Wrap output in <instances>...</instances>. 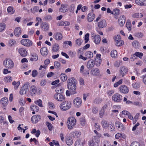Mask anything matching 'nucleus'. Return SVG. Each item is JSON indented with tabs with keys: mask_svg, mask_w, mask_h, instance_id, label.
<instances>
[{
	"mask_svg": "<svg viewBox=\"0 0 146 146\" xmlns=\"http://www.w3.org/2000/svg\"><path fill=\"white\" fill-rule=\"evenodd\" d=\"M115 137L116 139H118L120 137L124 138L125 137V136L123 133H120L116 134L115 135Z\"/></svg>",
	"mask_w": 146,
	"mask_h": 146,
	"instance_id": "43",
	"label": "nucleus"
},
{
	"mask_svg": "<svg viewBox=\"0 0 146 146\" xmlns=\"http://www.w3.org/2000/svg\"><path fill=\"white\" fill-rule=\"evenodd\" d=\"M64 47H65L66 46V44H68L70 46H72V43L70 41H65L63 42Z\"/></svg>",
	"mask_w": 146,
	"mask_h": 146,
	"instance_id": "61",
	"label": "nucleus"
},
{
	"mask_svg": "<svg viewBox=\"0 0 146 146\" xmlns=\"http://www.w3.org/2000/svg\"><path fill=\"white\" fill-rule=\"evenodd\" d=\"M21 43L26 46H32L33 42L30 40L28 39H23L21 41Z\"/></svg>",
	"mask_w": 146,
	"mask_h": 146,
	"instance_id": "8",
	"label": "nucleus"
},
{
	"mask_svg": "<svg viewBox=\"0 0 146 146\" xmlns=\"http://www.w3.org/2000/svg\"><path fill=\"white\" fill-rule=\"evenodd\" d=\"M95 17V14L93 12H91L87 15L86 19L88 22H92L93 21Z\"/></svg>",
	"mask_w": 146,
	"mask_h": 146,
	"instance_id": "13",
	"label": "nucleus"
},
{
	"mask_svg": "<svg viewBox=\"0 0 146 146\" xmlns=\"http://www.w3.org/2000/svg\"><path fill=\"white\" fill-rule=\"evenodd\" d=\"M1 103L3 106V108L5 109L7 105L8 104V99L6 97H4L1 99Z\"/></svg>",
	"mask_w": 146,
	"mask_h": 146,
	"instance_id": "17",
	"label": "nucleus"
},
{
	"mask_svg": "<svg viewBox=\"0 0 146 146\" xmlns=\"http://www.w3.org/2000/svg\"><path fill=\"white\" fill-rule=\"evenodd\" d=\"M109 129L111 131H113L115 130V129L114 125L112 123L109 124L108 127Z\"/></svg>",
	"mask_w": 146,
	"mask_h": 146,
	"instance_id": "58",
	"label": "nucleus"
},
{
	"mask_svg": "<svg viewBox=\"0 0 146 146\" xmlns=\"http://www.w3.org/2000/svg\"><path fill=\"white\" fill-rule=\"evenodd\" d=\"M132 86L133 88L137 89L139 88L140 86L138 82H135L133 83L132 84Z\"/></svg>",
	"mask_w": 146,
	"mask_h": 146,
	"instance_id": "57",
	"label": "nucleus"
},
{
	"mask_svg": "<svg viewBox=\"0 0 146 146\" xmlns=\"http://www.w3.org/2000/svg\"><path fill=\"white\" fill-rule=\"evenodd\" d=\"M100 70L98 68H94L92 69L90 71L91 74L94 76L99 75L100 73Z\"/></svg>",
	"mask_w": 146,
	"mask_h": 146,
	"instance_id": "19",
	"label": "nucleus"
},
{
	"mask_svg": "<svg viewBox=\"0 0 146 146\" xmlns=\"http://www.w3.org/2000/svg\"><path fill=\"white\" fill-rule=\"evenodd\" d=\"M14 34L17 37H19L21 35V29L19 27H16L14 30Z\"/></svg>",
	"mask_w": 146,
	"mask_h": 146,
	"instance_id": "28",
	"label": "nucleus"
},
{
	"mask_svg": "<svg viewBox=\"0 0 146 146\" xmlns=\"http://www.w3.org/2000/svg\"><path fill=\"white\" fill-rule=\"evenodd\" d=\"M117 52L116 50H112L111 52V56L113 58H115L117 56Z\"/></svg>",
	"mask_w": 146,
	"mask_h": 146,
	"instance_id": "47",
	"label": "nucleus"
},
{
	"mask_svg": "<svg viewBox=\"0 0 146 146\" xmlns=\"http://www.w3.org/2000/svg\"><path fill=\"white\" fill-rule=\"evenodd\" d=\"M68 11L67 6L64 5L62 4L59 9V11L61 12L65 13Z\"/></svg>",
	"mask_w": 146,
	"mask_h": 146,
	"instance_id": "32",
	"label": "nucleus"
},
{
	"mask_svg": "<svg viewBox=\"0 0 146 146\" xmlns=\"http://www.w3.org/2000/svg\"><path fill=\"white\" fill-rule=\"evenodd\" d=\"M39 9V8L37 6H35L33 9H31V11L33 13H35L36 12H37Z\"/></svg>",
	"mask_w": 146,
	"mask_h": 146,
	"instance_id": "56",
	"label": "nucleus"
},
{
	"mask_svg": "<svg viewBox=\"0 0 146 146\" xmlns=\"http://www.w3.org/2000/svg\"><path fill=\"white\" fill-rule=\"evenodd\" d=\"M53 37L56 40H59L62 39V35L61 33L57 32L54 34Z\"/></svg>",
	"mask_w": 146,
	"mask_h": 146,
	"instance_id": "20",
	"label": "nucleus"
},
{
	"mask_svg": "<svg viewBox=\"0 0 146 146\" xmlns=\"http://www.w3.org/2000/svg\"><path fill=\"white\" fill-rule=\"evenodd\" d=\"M71 106V104L70 102L64 101L60 105V109L63 111H66L69 109Z\"/></svg>",
	"mask_w": 146,
	"mask_h": 146,
	"instance_id": "5",
	"label": "nucleus"
},
{
	"mask_svg": "<svg viewBox=\"0 0 146 146\" xmlns=\"http://www.w3.org/2000/svg\"><path fill=\"white\" fill-rule=\"evenodd\" d=\"M122 96L119 94H114L112 97V99L115 102H118L121 100Z\"/></svg>",
	"mask_w": 146,
	"mask_h": 146,
	"instance_id": "12",
	"label": "nucleus"
},
{
	"mask_svg": "<svg viewBox=\"0 0 146 146\" xmlns=\"http://www.w3.org/2000/svg\"><path fill=\"white\" fill-rule=\"evenodd\" d=\"M31 110L33 111L32 113L33 114L35 113V112H37L39 110V108L38 106L35 105H32L30 106Z\"/></svg>",
	"mask_w": 146,
	"mask_h": 146,
	"instance_id": "27",
	"label": "nucleus"
},
{
	"mask_svg": "<svg viewBox=\"0 0 146 146\" xmlns=\"http://www.w3.org/2000/svg\"><path fill=\"white\" fill-rule=\"evenodd\" d=\"M128 72L127 68L124 66L121 67L119 69L120 74L123 77Z\"/></svg>",
	"mask_w": 146,
	"mask_h": 146,
	"instance_id": "14",
	"label": "nucleus"
},
{
	"mask_svg": "<svg viewBox=\"0 0 146 146\" xmlns=\"http://www.w3.org/2000/svg\"><path fill=\"white\" fill-rule=\"evenodd\" d=\"M84 142L83 141L78 140L76 141L74 146H84Z\"/></svg>",
	"mask_w": 146,
	"mask_h": 146,
	"instance_id": "35",
	"label": "nucleus"
},
{
	"mask_svg": "<svg viewBox=\"0 0 146 146\" xmlns=\"http://www.w3.org/2000/svg\"><path fill=\"white\" fill-rule=\"evenodd\" d=\"M38 59V57L37 54L34 53H32L31 54L30 57V60L31 61H36Z\"/></svg>",
	"mask_w": 146,
	"mask_h": 146,
	"instance_id": "26",
	"label": "nucleus"
},
{
	"mask_svg": "<svg viewBox=\"0 0 146 146\" xmlns=\"http://www.w3.org/2000/svg\"><path fill=\"white\" fill-rule=\"evenodd\" d=\"M119 91L121 93L127 94L129 92V89L128 87L125 85H121L119 88Z\"/></svg>",
	"mask_w": 146,
	"mask_h": 146,
	"instance_id": "10",
	"label": "nucleus"
},
{
	"mask_svg": "<svg viewBox=\"0 0 146 146\" xmlns=\"http://www.w3.org/2000/svg\"><path fill=\"white\" fill-rule=\"evenodd\" d=\"M115 45L117 46H120L124 44L123 41L121 40V37L119 35H117L115 38Z\"/></svg>",
	"mask_w": 146,
	"mask_h": 146,
	"instance_id": "7",
	"label": "nucleus"
},
{
	"mask_svg": "<svg viewBox=\"0 0 146 146\" xmlns=\"http://www.w3.org/2000/svg\"><path fill=\"white\" fill-rule=\"evenodd\" d=\"M94 65V62L92 59L89 60L87 64V67L89 69H91Z\"/></svg>",
	"mask_w": 146,
	"mask_h": 146,
	"instance_id": "24",
	"label": "nucleus"
},
{
	"mask_svg": "<svg viewBox=\"0 0 146 146\" xmlns=\"http://www.w3.org/2000/svg\"><path fill=\"white\" fill-rule=\"evenodd\" d=\"M5 24L4 23H0V32L3 31L5 29Z\"/></svg>",
	"mask_w": 146,
	"mask_h": 146,
	"instance_id": "55",
	"label": "nucleus"
},
{
	"mask_svg": "<svg viewBox=\"0 0 146 146\" xmlns=\"http://www.w3.org/2000/svg\"><path fill=\"white\" fill-rule=\"evenodd\" d=\"M40 119V116L39 115H35L31 118V121L33 123H36Z\"/></svg>",
	"mask_w": 146,
	"mask_h": 146,
	"instance_id": "18",
	"label": "nucleus"
},
{
	"mask_svg": "<svg viewBox=\"0 0 146 146\" xmlns=\"http://www.w3.org/2000/svg\"><path fill=\"white\" fill-rule=\"evenodd\" d=\"M131 146H140L139 143L136 141H134L131 144Z\"/></svg>",
	"mask_w": 146,
	"mask_h": 146,
	"instance_id": "64",
	"label": "nucleus"
},
{
	"mask_svg": "<svg viewBox=\"0 0 146 146\" xmlns=\"http://www.w3.org/2000/svg\"><path fill=\"white\" fill-rule=\"evenodd\" d=\"M91 36L93 37L94 42L96 44H98L100 43L101 39L100 35H95L92 33L91 34Z\"/></svg>",
	"mask_w": 146,
	"mask_h": 146,
	"instance_id": "9",
	"label": "nucleus"
},
{
	"mask_svg": "<svg viewBox=\"0 0 146 146\" xmlns=\"http://www.w3.org/2000/svg\"><path fill=\"white\" fill-rule=\"evenodd\" d=\"M143 16L142 14L141 13H136L133 14L132 17L136 18H141Z\"/></svg>",
	"mask_w": 146,
	"mask_h": 146,
	"instance_id": "39",
	"label": "nucleus"
},
{
	"mask_svg": "<svg viewBox=\"0 0 146 146\" xmlns=\"http://www.w3.org/2000/svg\"><path fill=\"white\" fill-rule=\"evenodd\" d=\"M101 135H98V136H94L88 142L89 146H99L100 141Z\"/></svg>",
	"mask_w": 146,
	"mask_h": 146,
	"instance_id": "1",
	"label": "nucleus"
},
{
	"mask_svg": "<svg viewBox=\"0 0 146 146\" xmlns=\"http://www.w3.org/2000/svg\"><path fill=\"white\" fill-rule=\"evenodd\" d=\"M101 124L103 127L104 128L108 127L109 125L107 121L104 119L102 120Z\"/></svg>",
	"mask_w": 146,
	"mask_h": 146,
	"instance_id": "42",
	"label": "nucleus"
},
{
	"mask_svg": "<svg viewBox=\"0 0 146 146\" xmlns=\"http://www.w3.org/2000/svg\"><path fill=\"white\" fill-rule=\"evenodd\" d=\"M46 124L49 130H51L52 129V125L51 123L48 122H46Z\"/></svg>",
	"mask_w": 146,
	"mask_h": 146,
	"instance_id": "63",
	"label": "nucleus"
},
{
	"mask_svg": "<svg viewBox=\"0 0 146 146\" xmlns=\"http://www.w3.org/2000/svg\"><path fill=\"white\" fill-rule=\"evenodd\" d=\"M4 80L6 82H9L12 81V79L10 76H8L4 78Z\"/></svg>",
	"mask_w": 146,
	"mask_h": 146,
	"instance_id": "51",
	"label": "nucleus"
},
{
	"mask_svg": "<svg viewBox=\"0 0 146 146\" xmlns=\"http://www.w3.org/2000/svg\"><path fill=\"white\" fill-rule=\"evenodd\" d=\"M126 27L129 31H130L131 29V23L127 22L126 23Z\"/></svg>",
	"mask_w": 146,
	"mask_h": 146,
	"instance_id": "62",
	"label": "nucleus"
},
{
	"mask_svg": "<svg viewBox=\"0 0 146 146\" xmlns=\"http://www.w3.org/2000/svg\"><path fill=\"white\" fill-rule=\"evenodd\" d=\"M132 45L134 47L136 48H138L140 46L139 43L136 40L134 41L132 43Z\"/></svg>",
	"mask_w": 146,
	"mask_h": 146,
	"instance_id": "46",
	"label": "nucleus"
},
{
	"mask_svg": "<svg viewBox=\"0 0 146 146\" xmlns=\"http://www.w3.org/2000/svg\"><path fill=\"white\" fill-rule=\"evenodd\" d=\"M85 56L87 58V59L91 58L93 56V54L91 51H87L85 53Z\"/></svg>",
	"mask_w": 146,
	"mask_h": 146,
	"instance_id": "34",
	"label": "nucleus"
},
{
	"mask_svg": "<svg viewBox=\"0 0 146 146\" xmlns=\"http://www.w3.org/2000/svg\"><path fill=\"white\" fill-rule=\"evenodd\" d=\"M101 146H111L110 142L106 140H104L101 143Z\"/></svg>",
	"mask_w": 146,
	"mask_h": 146,
	"instance_id": "36",
	"label": "nucleus"
},
{
	"mask_svg": "<svg viewBox=\"0 0 146 146\" xmlns=\"http://www.w3.org/2000/svg\"><path fill=\"white\" fill-rule=\"evenodd\" d=\"M123 80L122 79L120 80L118 82L115 83L113 86L115 88L117 87L119 85L121 84L122 83Z\"/></svg>",
	"mask_w": 146,
	"mask_h": 146,
	"instance_id": "59",
	"label": "nucleus"
},
{
	"mask_svg": "<svg viewBox=\"0 0 146 146\" xmlns=\"http://www.w3.org/2000/svg\"><path fill=\"white\" fill-rule=\"evenodd\" d=\"M119 13V10L118 9H114L112 12V14L114 15H118Z\"/></svg>",
	"mask_w": 146,
	"mask_h": 146,
	"instance_id": "54",
	"label": "nucleus"
},
{
	"mask_svg": "<svg viewBox=\"0 0 146 146\" xmlns=\"http://www.w3.org/2000/svg\"><path fill=\"white\" fill-rule=\"evenodd\" d=\"M16 43V41L13 39H11L8 41V45L10 46H12L14 45Z\"/></svg>",
	"mask_w": 146,
	"mask_h": 146,
	"instance_id": "49",
	"label": "nucleus"
},
{
	"mask_svg": "<svg viewBox=\"0 0 146 146\" xmlns=\"http://www.w3.org/2000/svg\"><path fill=\"white\" fill-rule=\"evenodd\" d=\"M134 55L140 58L141 59L143 55L142 52H136L134 53Z\"/></svg>",
	"mask_w": 146,
	"mask_h": 146,
	"instance_id": "50",
	"label": "nucleus"
},
{
	"mask_svg": "<svg viewBox=\"0 0 146 146\" xmlns=\"http://www.w3.org/2000/svg\"><path fill=\"white\" fill-rule=\"evenodd\" d=\"M67 145H71L73 143V140L71 137L67 136L65 139Z\"/></svg>",
	"mask_w": 146,
	"mask_h": 146,
	"instance_id": "25",
	"label": "nucleus"
},
{
	"mask_svg": "<svg viewBox=\"0 0 146 146\" xmlns=\"http://www.w3.org/2000/svg\"><path fill=\"white\" fill-rule=\"evenodd\" d=\"M135 36L139 38H141L143 36V34L142 33L140 32H137L135 33Z\"/></svg>",
	"mask_w": 146,
	"mask_h": 146,
	"instance_id": "60",
	"label": "nucleus"
},
{
	"mask_svg": "<svg viewBox=\"0 0 146 146\" xmlns=\"http://www.w3.org/2000/svg\"><path fill=\"white\" fill-rule=\"evenodd\" d=\"M68 89L70 90L71 94H74L77 93L76 91V85L75 84H73V86H72L71 87L68 88Z\"/></svg>",
	"mask_w": 146,
	"mask_h": 146,
	"instance_id": "29",
	"label": "nucleus"
},
{
	"mask_svg": "<svg viewBox=\"0 0 146 146\" xmlns=\"http://www.w3.org/2000/svg\"><path fill=\"white\" fill-rule=\"evenodd\" d=\"M81 133L79 131H75L72 132L70 133V135L74 138L80 137L81 135Z\"/></svg>",
	"mask_w": 146,
	"mask_h": 146,
	"instance_id": "21",
	"label": "nucleus"
},
{
	"mask_svg": "<svg viewBox=\"0 0 146 146\" xmlns=\"http://www.w3.org/2000/svg\"><path fill=\"white\" fill-rule=\"evenodd\" d=\"M3 64L5 68L9 69L13 68L14 66V64L13 61L9 58L5 60L3 62Z\"/></svg>",
	"mask_w": 146,
	"mask_h": 146,
	"instance_id": "3",
	"label": "nucleus"
},
{
	"mask_svg": "<svg viewBox=\"0 0 146 146\" xmlns=\"http://www.w3.org/2000/svg\"><path fill=\"white\" fill-rule=\"evenodd\" d=\"M59 25L60 26H68L70 25V23L66 21H60L59 23Z\"/></svg>",
	"mask_w": 146,
	"mask_h": 146,
	"instance_id": "41",
	"label": "nucleus"
},
{
	"mask_svg": "<svg viewBox=\"0 0 146 146\" xmlns=\"http://www.w3.org/2000/svg\"><path fill=\"white\" fill-rule=\"evenodd\" d=\"M82 101L81 99L79 97H76L73 101V104L75 107L79 108L82 105Z\"/></svg>",
	"mask_w": 146,
	"mask_h": 146,
	"instance_id": "6",
	"label": "nucleus"
},
{
	"mask_svg": "<svg viewBox=\"0 0 146 146\" xmlns=\"http://www.w3.org/2000/svg\"><path fill=\"white\" fill-rule=\"evenodd\" d=\"M135 3L140 6H146V0H135Z\"/></svg>",
	"mask_w": 146,
	"mask_h": 146,
	"instance_id": "23",
	"label": "nucleus"
},
{
	"mask_svg": "<svg viewBox=\"0 0 146 146\" xmlns=\"http://www.w3.org/2000/svg\"><path fill=\"white\" fill-rule=\"evenodd\" d=\"M106 20L104 19H102L98 23V26L101 28H103L106 26Z\"/></svg>",
	"mask_w": 146,
	"mask_h": 146,
	"instance_id": "22",
	"label": "nucleus"
},
{
	"mask_svg": "<svg viewBox=\"0 0 146 146\" xmlns=\"http://www.w3.org/2000/svg\"><path fill=\"white\" fill-rule=\"evenodd\" d=\"M20 84V83L19 81H14L12 83V85L14 86V89L15 90H17L18 89Z\"/></svg>",
	"mask_w": 146,
	"mask_h": 146,
	"instance_id": "37",
	"label": "nucleus"
},
{
	"mask_svg": "<svg viewBox=\"0 0 146 146\" xmlns=\"http://www.w3.org/2000/svg\"><path fill=\"white\" fill-rule=\"evenodd\" d=\"M125 21V17L124 15L121 16L119 17L118 20L119 25L122 27L124 25Z\"/></svg>",
	"mask_w": 146,
	"mask_h": 146,
	"instance_id": "16",
	"label": "nucleus"
},
{
	"mask_svg": "<svg viewBox=\"0 0 146 146\" xmlns=\"http://www.w3.org/2000/svg\"><path fill=\"white\" fill-rule=\"evenodd\" d=\"M83 41L81 38H78L75 41L76 45L78 46H80L82 44Z\"/></svg>",
	"mask_w": 146,
	"mask_h": 146,
	"instance_id": "53",
	"label": "nucleus"
},
{
	"mask_svg": "<svg viewBox=\"0 0 146 146\" xmlns=\"http://www.w3.org/2000/svg\"><path fill=\"white\" fill-rule=\"evenodd\" d=\"M40 52L42 55L45 56L48 54V50L46 47H43L40 49Z\"/></svg>",
	"mask_w": 146,
	"mask_h": 146,
	"instance_id": "30",
	"label": "nucleus"
},
{
	"mask_svg": "<svg viewBox=\"0 0 146 146\" xmlns=\"http://www.w3.org/2000/svg\"><path fill=\"white\" fill-rule=\"evenodd\" d=\"M61 80L63 82H64L67 79V76L64 73L61 74L60 76Z\"/></svg>",
	"mask_w": 146,
	"mask_h": 146,
	"instance_id": "40",
	"label": "nucleus"
},
{
	"mask_svg": "<svg viewBox=\"0 0 146 146\" xmlns=\"http://www.w3.org/2000/svg\"><path fill=\"white\" fill-rule=\"evenodd\" d=\"M8 13L10 14H13L15 12V10L12 6L9 7L7 9Z\"/></svg>",
	"mask_w": 146,
	"mask_h": 146,
	"instance_id": "38",
	"label": "nucleus"
},
{
	"mask_svg": "<svg viewBox=\"0 0 146 146\" xmlns=\"http://www.w3.org/2000/svg\"><path fill=\"white\" fill-rule=\"evenodd\" d=\"M19 102L20 105L24 106L25 104V101L23 98H20L19 100Z\"/></svg>",
	"mask_w": 146,
	"mask_h": 146,
	"instance_id": "45",
	"label": "nucleus"
},
{
	"mask_svg": "<svg viewBox=\"0 0 146 146\" xmlns=\"http://www.w3.org/2000/svg\"><path fill=\"white\" fill-rule=\"evenodd\" d=\"M54 98L57 101L59 102L63 101L65 100V97L63 95L60 93L55 94Z\"/></svg>",
	"mask_w": 146,
	"mask_h": 146,
	"instance_id": "11",
	"label": "nucleus"
},
{
	"mask_svg": "<svg viewBox=\"0 0 146 146\" xmlns=\"http://www.w3.org/2000/svg\"><path fill=\"white\" fill-rule=\"evenodd\" d=\"M76 120L73 117H69L67 121V125L68 128L71 129L75 126L76 124Z\"/></svg>",
	"mask_w": 146,
	"mask_h": 146,
	"instance_id": "2",
	"label": "nucleus"
},
{
	"mask_svg": "<svg viewBox=\"0 0 146 146\" xmlns=\"http://www.w3.org/2000/svg\"><path fill=\"white\" fill-rule=\"evenodd\" d=\"M30 86L28 82L25 83L23 85L21 88L20 91V94L23 95L24 94H26L29 91Z\"/></svg>",
	"mask_w": 146,
	"mask_h": 146,
	"instance_id": "4",
	"label": "nucleus"
},
{
	"mask_svg": "<svg viewBox=\"0 0 146 146\" xmlns=\"http://www.w3.org/2000/svg\"><path fill=\"white\" fill-rule=\"evenodd\" d=\"M30 92L31 95L33 96L36 92V89L35 86H32L30 88Z\"/></svg>",
	"mask_w": 146,
	"mask_h": 146,
	"instance_id": "33",
	"label": "nucleus"
},
{
	"mask_svg": "<svg viewBox=\"0 0 146 146\" xmlns=\"http://www.w3.org/2000/svg\"><path fill=\"white\" fill-rule=\"evenodd\" d=\"M55 91L57 93H63L64 92V90L62 87L60 86L56 88Z\"/></svg>",
	"mask_w": 146,
	"mask_h": 146,
	"instance_id": "48",
	"label": "nucleus"
},
{
	"mask_svg": "<svg viewBox=\"0 0 146 146\" xmlns=\"http://www.w3.org/2000/svg\"><path fill=\"white\" fill-rule=\"evenodd\" d=\"M60 47L58 44L55 43L52 45V52H56L59 49Z\"/></svg>",
	"mask_w": 146,
	"mask_h": 146,
	"instance_id": "31",
	"label": "nucleus"
},
{
	"mask_svg": "<svg viewBox=\"0 0 146 146\" xmlns=\"http://www.w3.org/2000/svg\"><path fill=\"white\" fill-rule=\"evenodd\" d=\"M18 52L20 55L22 57H25L28 54V52L24 48H20L18 49Z\"/></svg>",
	"mask_w": 146,
	"mask_h": 146,
	"instance_id": "15",
	"label": "nucleus"
},
{
	"mask_svg": "<svg viewBox=\"0 0 146 146\" xmlns=\"http://www.w3.org/2000/svg\"><path fill=\"white\" fill-rule=\"evenodd\" d=\"M42 28L44 31H46L49 28V26L48 24L43 23L42 24Z\"/></svg>",
	"mask_w": 146,
	"mask_h": 146,
	"instance_id": "52",
	"label": "nucleus"
},
{
	"mask_svg": "<svg viewBox=\"0 0 146 146\" xmlns=\"http://www.w3.org/2000/svg\"><path fill=\"white\" fill-rule=\"evenodd\" d=\"M34 103L39 107H43V106L42 104V102L40 99H39L34 101Z\"/></svg>",
	"mask_w": 146,
	"mask_h": 146,
	"instance_id": "44",
	"label": "nucleus"
}]
</instances>
